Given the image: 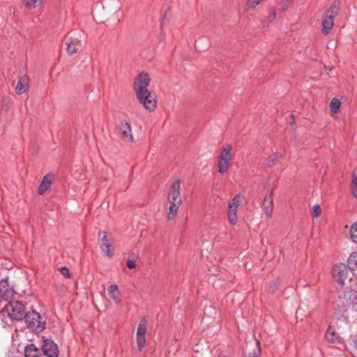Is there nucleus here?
Wrapping results in <instances>:
<instances>
[{"mask_svg": "<svg viewBox=\"0 0 357 357\" xmlns=\"http://www.w3.org/2000/svg\"><path fill=\"white\" fill-rule=\"evenodd\" d=\"M150 80L149 74L142 72L135 77L133 89L139 102L146 110L152 112L156 107L157 100L155 93L147 89Z\"/></svg>", "mask_w": 357, "mask_h": 357, "instance_id": "1", "label": "nucleus"}, {"mask_svg": "<svg viewBox=\"0 0 357 357\" xmlns=\"http://www.w3.org/2000/svg\"><path fill=\"white\" fill-rule=\"evenodd\" d=\"M340 3L334 1L322 16V33L327 35L334 26V19L338 14Z\"/></svg>", "mask_w": 357, "mask_h": 357, "instance_id": "2", "label": "nucleus"}, {"mask_svg": "<svg viewBox=\"0 0 357 357\" xmlns=\"http://www.w3.org/2000/svg\"><path fill=\"white\" fill-rule=\"evenodd\" d=\"M354 273L344 264H336L333 267L332 276L333 278L339 284L340 287H343L350 282Z\"/></svg>", "mask_w": 357, "mask_h": 357, "instance_id": "3", "label": "nucleus"}, {"mask_svg": "<svg viewBox=\"0 0 357 357\" xmlns=\"http://www.w3.org/2000/svg\"><path fill=\"white\" fill-rule=\"evenodd\" d=\"M24 319L28 328L35 333H41L45 328V321L38 312L35 310L26 312Z\"/></svg>", "mask_w": 357, "mask_h": 357, "instance_id": "4", "label": "nucleus"}, {"mask_svg": "<svg viewBox=\"0 0 357 357\" xmlns=\"http://www.w3.org/2000/svg\"><path fill=\"white\" fill-rule=\"evenodd\" d=\"M231 146L229 144L225 145L218 158V171L220 174H225L228 171L231 160Z\"/></svg>", "mask_w": 357, "mask_h": 357, "instance_id": "5", "label": "nucleus"}, {"mask_svg": "<svg viewBox=\"0 0 357 357\" xmlns=\"http://www.w3.org/2000/svg\"><path fill=\"white\" fill-rule=\"evenodd\" d=\"M7 312L11 319L21 321L26 314L25 307L21 301H13L7 305Z\"/></svg>", "mask_w": 357, "mask_h": 357, "instance_id": "6", "label": "nucleus"}, {"mask_svg": "<svg viewBox=\"0 0 357 357\" xmlns=\"http://www.w3.org/2000/svg\"><path fill=\"white\" fill-rule=\"evenodd\" d=\"M339 298L340 303L344 307L347 306L345 308L341 310L342 312H345L348 310V307L351 305L357 303V291L351 288L349 289H347L342 294H340Z\"/></svg>", "mask_w": 357, "mask_h": 357, "instance_id": "7", "label": "nucleus"}, {"mask_svg": "<svg viewBox=\"0 0 357 357\" xmlns=\"http://www.w3.org/2000/svg\"><path fill=\"white\" fill-rule=\"evenodd\" d=\"M241 202V195H236L229 204L227 217L229 222L235 225L237 223L236 211Z\"/></svg>", "mask_w": 357, "mask_h": 357, "instance_id": "8", "label": "nucleus"}, {"mask_svg": "<svg viewBox=\"0 0 357 357\" xmlns=\"http://www.w3.org/2000/svg\"><path fill=\"white\" fill-rule=\"evenodd\" d=\"M273 190L271 189L264 197L261 207L267 219L272 217L273 211Z\"/></svg>", "mask_w": 357, "mask_h": 357, "instance_id": "9", "label": "nucleus"}, {"mask_svg": "<svg viewBox=\"0 0 357 357\" xmlns=\"http://www.w3.org/2000/svg\"><path fill=\"white\" fill-rule=\"evenodd\" d=\"M43 351L47 357H58L59 349L57 344L51 339H43Z\"/></svg>", "mask_w": 357, "mask_h": 357, "instance_id": "10", "label": "nucleus"}, {"mask_svg": "<svg viewBox=\"0 0 357 357\" xmlns=\"http://www.w3.org/2000/svg\"><path fill=\"white\" fill-rule=\"evenodd\" d=\"M167 201L169 203L167 218L169 220H172L177 215L178 208L182 204V199L167 197Z\"/></svg>", "mask_w": 357, "mask_h": 357, "instance_id": "11", "label": "nucleus"}, {"mask_svg": "<svg viewBox=\"0 0 357 357\" xmlns=\"http://www.w3.org/2000/svg\"><path fill=\"white\" fill-rule=\"evenodd\" d=\"M15 294L14 289L9 285L7 279H2L0 281V296L7 301L11 298Z\"/></svg>", "mask_w": 357, "mask_h": 357, "instance_id": "12", "label": "nucleus"}, {"mask_svg": "<svg viewBox=\"0 0 357 357\" xmlns=\"http://www.w3.org/2000/svg\"><path fill=\"white\" fill-rule=\"evenodd\" d=\"M121 135L123 139L128 142L133 141L131 126L127 121H122L119 126Z\"/></svg>", "mask_w": 357, "mask_h": 357, "instance_id": "13", "label": "nucleus"}, {"mask_svg": "<svg viewBox=\"0 0 357 357\" xmlns=\"http://www.w3.org/2000/svg\"><path fill=\"white\" fill-rule=\"evenodd\" d=\"M98 237L102 242L100 245V248L102 251L108 257H112L113 253L110 252V243L107 238V233L106 231H100L98 234Z\"/></svg>", "mask_w": 357, "mask_h": 357, "instance_id": "14", "label": "nucleus"}, {"mask_svg": "<svg viewBox=\"0 0 357 357\" xmlns=\"http://www.w3.org/2000/svg\"><path fill=\"white\" fill-rule=\"evenodd\" d=\"M29 78L27 75H24L19 77L17 86L15 87V92L17 94H22L29 88Z\"/></svg>", "mask_w": 357, "mask_h": 357, "instance_id": "15", "label": "nucleus"}, {"mask_svg": "<svg viewBox=\"0 0 357 357\" xmlns=\"http://www.w3.org/2000/svg\"><path fill=\"white\" fill-rule=\"evenodd\" d=\"M52 174H46L43 178L42 181L40 182L38 187V194L42 195H43L51 186L52 183Z\"/></svg>", "mask_w": 357, "mask_h": 357, "instance_id": "16", "label": "nucleus"}, {"mask_svg": "<svg viewBox=\"0 0 357 357\" xmlns=\"http://www.w3.org/2000/svg\"><path fill=\"white\" fill-rule=\"evenodd\" d=\"M181 181L179 179L176 180L171 185L169 191L167 195V197L181 199Z\"/></svg>", "mask_w": 357, "mask_h": 357, "instance_id": "17", "label": "nucleus"}, {"mask_svg": "<svg viewBox=\"0 0 357 357\" xmlns=\"http://www.w3.org/2000/svg\"><path fill=\"white\" fill-rule=\"evenodd\" d=\"M326 340L333 344H337L340 342V337L336 334L335 329L330 326L326 333Z\"/></svg>", "mask_w": 357, "mask_h": 357, "instance_id": "18", "label": "nucleus"}, {"mask_svg": "<svg viewBox=\"0 0 357 357\" xmlns=\"http://www.w3.org/2000/svg\"><path fill=\"white\" fill-rule=\"evenodd\" d=\"M24 356L25 357H42L38 349L33 344L25 347Z\"/></svg>", "mask_w": 357, "mask_h": 357, "instance_id": "19", "label": "nucleus"}, {"mask_svg": "<svg viewBox=\"0 0 357 357\" xmlns=\"http://www.w3.org/2000/svg\"><path fill=\"white\" fill-rule=\"evenodd\" d=\"M107 290L110 297L114 300V301L116 303L119 304L121 303V299L120 291L118 286L116 284H111L108 287Z\"/></svg>", "mask_w": 357, "mask_h": 357, "instance_id": "20", "label": "nucleus"}, {"mask_svg": "<svg viewBox=\"0 0 357 357\" xmlns=\"http://www.w3.org/2000/svg\"><path fill=\"white\" fill-rule=\"evenodd\" d=\"M65 45L66 46L67 52L72 55L77 52V47L75 40L71 37H67L66 38Z\"/></svg>", "mask_w": 357, "mask_h": 357, "instance_id": "21", "label": "nucleus"}, {"mask_svg": "<svg viewBox=\"0 0 357 357\" xmlns=\"http://www.w3.org/2000/svg\"><path fill=\"white\" fill-rule=\"evenodd\" d=\"M282 155L280 152H277L273 153V155H270L264 162V167H271L273 165L275 164V162L280 160L282 158Z\"/></svg>", "mask_w": 357, "mask_h": 357, "instance_id": "22", "label": "nucleus"}, {"mask_svg": "<svg viewBox=\"0 0 357 357\" xmlns=\"http://www.w3.org/2000/svg\"><path fill=\"white\" fill-rule=\"evenodd\" d=\"M347 267L354 273L357 271V252H352L347 260Z\"/></svg>", "mask_w": 357, "mask_h": 357, "instance_id": "23", "label": "nucleus"}, {"mask_svg": "<svg viewBox=\"0 0 357 357\" xmlns=\"http://www.w3.org/2000/svg\"><path fill=\"white\" fill-rule=\"evenodd\" d=\"M104 6L103 8H109L112 7V10L114 13H118L121 9V4L119 0H104L103 1Z\"/></svg>", "mask_w": 357, "mask_h": 357, "instance_id": "24", "label": "nucleus"}, {"mask_svg": "<svg viewBox=\"0 0 357 357\" xmlns=\"http://www.w3.org/2000/svg\"><path fill=\"white\" fill-rule=\"evenodd\" d=\"M147 331V323L145 318H142L139 320L136 335H146Z\"/></svg>", "mask_w": 357, "mask_h": 357, "instance_id": "25", "label": "nucleus"}, {"mask_svg": "<svg viewBox=\"0 0 357 357\" xmlns=\"http://www.w3.org/2000/svg\"><path fill=\"white\" fill-rule=\"evenodd\" d=\"M341 102L336 98H333L329 104L330 110L332 114H337L340 112Z\"/></svg>", "mask_w": 357, "mask_h": 357, "instance_id": "26", "label": "nucleus"}, {"mask_svg": "<svg viewBox=\"0 0 357 357\" xmlns=\"http://www.w3.org/2000/svg\"><path fill=\"white\" fill-rule=\"evenodd\" d=\"M276 17V11L273 8H270L268 10V16L264 20L263 24L264 26H268L271 22H273Z\"/></svg>", "mask_w": 357, "mask_h": 357, "instance_id": "27", "label": "nucleus"}, {"mask_svg": "<svg viewBox=\"0 0 357 357\" xmlns=\"http://www.w3.org/2000/svg\"><path fill=\"white\" fill-rule=\"evenodd\" d=\"M43 0H24V4L27 9H34L39 6Z\"/></svg>", "mask_w": 357, "mask_h": 357, "instance_id": "28", "label": "nucleus"}, {"mask_svg": "<svg viewBox=\"0 0 357 357\" xmlns=\"http://www.w3.org/2000/svg\"><path fill=\"white\" fill-rule=\"evenodd\" d=\"M349 233L352 241L357 244V221L351 225Z\"/></svg>", "mask_w": 357, "mask_h": 357, "instance_id": "29", "label": "nucleus"}, {"mask_svg": "<svg viewBox=\"0 0 357 357\" xmlns=\"http://www.w3.org/2000/svg\"><path fill=\"white\" fill-rule=\"evenodd\" d=\"M248 357H261V346L259 340H257L255 349L250 353Z\"/></svg>", "mask_w": 357, "mask_h": 357, "instance_id": "30", "label": "nucleus"}, {"mask_svg": "<svg viewBox=\"0 0 357 357\" xmlns=\"http://www.w3.org/2000/svg\"><path fill=\"white\" fill-rule=\"evenodd\" d=\"M146 335H136L137 344L139 350H141L146 342Z\"/></svg>", "mask_w": 357, "mask_h": 357, "instance_id": "31", "label": "nucleus"}, {"mask_svg": "<svg viewBox=\"0 0 357 357\" xmlns=\"http://www.w3.org/2000/svg\"><path fill=\"white\" fill-rule=\"evenodd\" d=\"M262 0H247L246 6L248 9L255 8Z\"/></svg>", "mask_w": 357, "mask_h": 357, "instance_id": "32", "label": "nucleus"}, {"mask_svg": "<svg viewBox=\"0 0 357 357\" xmlns=\"http://www.w3.org/2000/svg\"><path fill=\"white\" fill-rule=\"evenodd\" d=\"M321 207L319 204H315L312 206V216L317 218L321 214Z\"/></svg>", "mask_w": 357, "mask_h": 357, "instance_id": "33", "label": "nucleus"}, {"mask_svg": "<svg viewBox=\"0 0 357 357\" xmlns=\"http://www.w3.org/2000/svg\"><path fill=\"white\" fill-rule=\"evenodd\" d=\"M132 255H133V257L132 259L129 258L126 262V266L130 269H132V268H135V266H136L135 260L134 259L135 258L134 254L132 253Z\"/></svg>", "mask_w": 357, "mask_h": 357, "instance_id": "34", "label": "nucleus"}, {"mask_svg": "<svg viewBox=\"0 0 357 357\" xmlns=\"http://www.w3.org/2000/svg\"><path fill=\"white\" fill-rule=\"evenodd\" d=\"M293 0H282L280 3L282 10H287Z\"/></svg>", "mask_w": 357, "mask_h": 357, "instance_id": "35", "label": "nucleus"}, {"mask_svg": "<svg viewBox=\"0 0 357 357\" xmlns=\"http://www.w3.org/2000/svg\"><path fill=\"white\" fill-rule=\"evenodd\" d=\"M351 194L354 197H357V180L352 179Z\"/></svg>", "mask_w": 357, "mask_h": 357, "instance_id": "36", "label": "nucleus"}, {"mask_svg": "<svg viewBox=\"0 0 357 357\" xmlns=\"http://www.w3.org/2000/svg\"><path fill=\"white\" fill-rule=\"evenodd\" d=\"M60 273L63 276L66 277L67 278H70V274L69 272V270L67 267L64 266L60 268Z\"/></svg>", "mask_w": 357, "mask_h": 357, "instance_id": "37", "label": "nucleus"}, {"mask_svg": "<svg viewBox=\"0 0 357 357\" xmlns=\"http://www.w3.org/2000/svg\"><path fill=\"white\" fill-rule=\"evenodd\" d=\"M279 280H276L275 281L273 282V287H271L270 289H269V291L271 292H274L275 291V289L277 288L278 285L279 284Z\"/></svg>", "mask_w": 357, "mask_h": 357, "instance_id": "38", "label": "nucleus"}, {"mask_svg": "<svg viewBox=\"0 0 357 357\" xmlns=\"http://www.w3.org/2000/svg\"><path fill=\"white\" fill-rule=\"evenodd\" d=\"M353 179L357 180V168L354 170L353 173Z\"/></svg>", "mask_w": 357, "mask_h": 357, "instance_id": "39", "label": "nucleus"}, {"mask_svg": "<svg viewBox=\"0 0 357 357\" xmlns=\"http://www.w3.org/2000/svg\"><path fill=\"white\" fill-rule=\"evenodd\" d=\"M354 346L356 349H357V337L354 341Z\"/></svg>", "mask_w": 357, "mask_h": 357, "instance_id": "40", "label": "nucleus"}]
</instances>
